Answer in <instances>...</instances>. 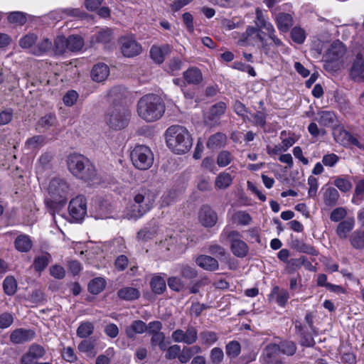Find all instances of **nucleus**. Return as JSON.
<instances>
[{
	"label": "nucleus",
	"instance_id": "4c0bfd02",
	"mask_svg": "<svg viewBox=\"0 0 364 364\" xmlns=\"http://www.w3.org/2000/svg\"><path fill=\"white\" fill-rule=\"evenodd\" d=\"M106 282L103 278L97 277L91 280L88 284V289L90 293L97 294L105 287Z\"/></svg>",
	"mask_w": 364,
	"mask_h": 364
},
{
	"label": "nucleus",
	"instance_id": "9d476101",
	"mask_svg": "<svg viewBox=\"0 0 364 364\" xmlns=\"http://www.w3.org/2000/svg\"><path fill=\"white\" fill-rule=\"evenodd\" d=\"M256 19L255 21V25L257 27L263 28L265 30L266 33L267 34L269 39H271L273 43L279 47L282 46V41L277 38L275 35V29L273 25L269 22L266 17L264 16L262 11L257 8L255 10Z\"/></svg>",
	"mask_w": 364,
	"mask_h": 364
},
{
	"label": "nucleus",
	"instance_id": "bb28decb",
	"mask_svg": "<svg viewBox=\"0 0 364 364\" xmlns=\"http://www.w3.org/2000/svg\"><path fill=\"white\" fill-rule=\"evenodd\" d=\"M227 137L226 135L218 132L215 134L211 135L207 142L208 148L210 149H219L226 144Z\"/></svg>",
	"mask_w": 364,
	"mask_h": 364
},
{
	"label": "nucleus",
	"instance_id": "4d7b16f0",
	"mask_svg": "<svg viewBox=\"0 0 364 364\" xmlns=\"http://www.w3.org/2000/svg\"><path fill=\"white\" fill-rule=\"evenodd\" d=\"M151 343L153 346H159L161 350H166V344L165 343V336L163 332L154 334L151 336Z\"/></svg>",
	"mask_w": 364,
	"mask_h": 364
},
{
	"label": "nucleus",
	"instance_id": "13d9d810",
	"mask_svg": "<svg viewBox=\"0 0 364 364\" xmlns=\"http://www.w3.org/2000/svg\"><path fill=\"white\" fill-rule=\"evenodd\" d=\"M291 38L298 44L303 43L306 38L304 30L299 27H294L291 31Z\"/></svg>",
	"mask_w": 364,
	"mask_h": 364
},
{
	"label": "nucleus",
	"instance_id": "de8ad7c7",
	"mask_svg": "<svg viewBox=\"0 0 364 364\" xmlns=\"http://www.w3.org/2000/svg\"><path fill=\"white\" fill-rule=\"evenodd\" d=\"M56 123V117L53 114H47L42 117L38 122V127L48 129Z\"/></svg>",
	"mask_w": 364,
	"mask_h": 364
},
{
	"label": "nucleus",
	"instance_id": "f8f14e48",
	"mask_svg": "<svg viewBox=\"0 0 364 364\" xmlns=\"http://www.w3.org/2000/svg\"><path fill=\"white\" fill-rule=\"evenodd\" d=\"M226 108V104L223 102H219L213 105L204 115V123L210 127L218 125L219 119L224 114Z\"/></svg>",
	"mask_w": 364,
	"mask_h": 364
},
{
	"label": "nucleus",
	"instance_id": "69168bd1",
	"mask_svg": "<svg viewBox=\"0 0 364 364\" xmlns=\"http://www.w3.org/2000/svg\"><path fill=\"white\" fill-rule=\"evenodd\" d=\"M210 358L213 364H220L224 358L223 350L218 347L213 348L210 350Z\"/></svg>",
	"mask_w": 364,
	"mask_h": 364
},
{
	"label": "nucleus",
	"instance_id": "6e6552de",
	"mask_svg": "<svg viewBox=\"0 0 364 364\" xmlns=\"http://www.w3.org/2000/svg\"><path fill=\"white\" fill-rule=\"evenodd\" d=\"M129 115V112L125 108H114L107 112L106 122L110 128L120 130L128 125Z\"/></svg>",
	"mask_w": 364,
	"mask_h": 364
},
{
	"label": "nucleus",
	"instance_id": "774afa93",
	"mask_svg": "<svg viewBox=\"0 0 364 364\" xmlns=\"http://www.w3.org/2000/svg\"><path fill=\"white\" fill-rule=\"evenodd\" d=\"M168 285L171 289L176 291H180L184 287L183 281L177 277H169L168 279Z\"/></svg>",
	"mask_w": 364,
	"mask_h": 364
},
{
	"label": "nucleus",
	"instance_id": "e433bc0d",
	"mask_svg": "<svg viewBox=\"0 0 364 364\" xmlns=\"http://www.w3.org/2000/svg\"><path fill=\"white\" fill-rule=\"evenodd\" d=\"M53 48V43L48 38H45L38 43L37 46L32 48L31 52L36 55H41L48 51H50Z\"/></svg>",
	"mask_w": 364,
	"mask_h": 364
},
{
	"label": "nucleus",
	"instance_id": "393cba45",
	"mask_svg": "<svg viewBox=\"0 0 364 364\" xmlns=\"http://www.w3.org/2000/svg\"><path fill=\"white\" fill-rule=\"evenodd\" d=\"M196 263L204 269L213 271L218 269V261L210 256L200 255L196 259Z\"/></svg>",
	"mask_w": 364,
	"mask_h": 364
},
{
	"label": "nucleus",
	"instance_id": "052dcab7",
	"mask_svg": "<svg viewBox=\"0 0 364 364\" xmlns=\"http://www.w3.org/2000/svg\"><path fill=\"white\" fill-rule=\"evenodd\" d=\"M8 20L10 23L18 25H23L26 22L25 14L20 11L11 12L8 16Z\"/></svg>",
	"mask_w": 364,
	"mask_h": 364
},
{
	"label": "nucleus",
	"instance_id": "338daca9",
	"mask_svg": "<svg viewBox=\"0 0 364 364\" xmlns=\"http://www.w3.org/2000/svg\"><path fill=\"white\" fill-rule=\"evenodd\" d=\"M198 338V333L196 328L190 326L185 332L184 343L191 345L195 343Z\"/></svg>",
	"mask_w": 364,
	"mask_h": 364
},
{
	"label": "nucleus",
	"instance_id": "09e8293b",
	"mask_svg": "<svg viewBox=\"0 0 364 364\" xmlns=\"http://www.w3.org/2000/svg\"><path fill=\"white\" fill-rule=\"evenodd\" d=\"M200 348L198 346H193L189 348H184L181 353L178 355V360L182 363H186L195 353L199 352Z\"/></svg>",
	"mask_w": 364,
	"mask_h": 364
},
{
	"label": "nucleus",
	"instance_id": "2f4dec72",
	"mask_svg": "<svg viewBox=\"0 0 364 364\" xmlns=\"http://www.w3.org/2000/svg\"><path fill=\"white\" fill-rule=\"evenodd\" d=\"M112 30L108 28H100L92 37V42L107 43L112 38Z\"/></svg>",
	"mask_w": 364,
	"mask_h": 364
},
{
	"label": "nucleus",
	"instance_id": "8fccbe9b",
	"mask_svg": "<svg viewBox=\"0 0 364 364\" xmlns=\"http://www.w3.org/2000/svg\"><path fill=\"white\" fill-rule=\"evenodd\" d=\"M94 326L90 322L82 323L77 330V334L80 338H87L93 332Z\"/></svg>",
	"mask_w": 364,
	"mask_h": 364
},
{
	"label": "nucleus",
	"instance_id": "49530a36",
	"mask_svg": "<svg viewBox=\"0 0 364 364\" xmlns=\"http://www.w3.org/2000/svg\"><path fill=\"white\" fill-rule=\"evenodd\" d=\"M200 339L202 344L212 346L218 341V336L213 331H204L200 333Z\"/></svg>",
	"mask_w": 364,
	"mask_h": 364
},
{
	"label": "nucleus",
	"instance_id": "20e7f679",
	"mask_svg": "<svg viewBox=\"0 0 364 364\" xmlns=\"http://www.w3.org/2000/svg\"><path fill=\"white\" fill-rule=\"evenodd\" d=\"M156 198V193L149 188L141 187L134 191L129 208V218L137 219L142 217L154 207Z\"/></svg>",
	"mask_w": 364,
	"mask_h": 364
},
{
	"label": "nucleus",
	"instance_id": "423d86ee",
	"mask_svg": "<svg viewBox=\"0 0 364 364\" xmlns=\"http://www.w3.org/2000/svg\"><path fill=\"white\" fill-rule=\"evenodd\" d=\"M240 233L226 227L222 231L220 238L222 242L229 240L232 254L237 257H245L249 251L247 245L241 239Z\"/></svg>",
	"mask_w": 364,
	"mask_h": 364
},
{
	"label": "nucleus",
	"instance_id": "58836bf2",
	"mask_svg": "<svg viewBox=\"0 0 364 364\" xmlns=\"http://www.w3.org/2000/svg\"><path fill=\"white\" fill-rule=\"evenodd\" d=\"M84 46L83 39L79 36H70L68 38V50L70 51H78Z\"/></svg>",
	"mask_w": 364,
	"mask_h": 364
},
{
	"label": "nucleus",
	"instance_id": "cd10ccee",
	"mask_svg": "<svg viewBox=\"0 0 364 364\" xmlns=\"http://www.w3.org/2000/svg\"><path fill=\"white\" fill-rule=\"evenodd\" d=\"M323 200L326 205L333 206L337 203L339 198L338 191L333 187L323 188Z\"/></svg>",
	"mask_w": 364,
	"mask_h": 364
},
{
	"label": "nucleus",
	"instance_id": "ddd939ff",
	"mask_svg": "<svg viewBox=\"0 0 364 364\" xmlns=\"http://www.w3.org/2000/svg\"><path fill=\"white\" fill-rule=\"evenodd\" d=\"M45 354L46 350L43 346L33 343L29 346L28 351L21 357V364H34Z\"/></svg>",
	"mask_w": 364,
	"mask_h": 364
},
{
	"label": "nucleus",
	"instance_id": "37998d69",
	"mask_svg": "<svg viewBox=\"0 0 364 364\" xmlns=\"http://www.w3.org/2000/svg\"><path fill=\"white\" fill-rule=\"evenodd\" d=\"M226 354L228 357L235 358L239 355L241 351V346L239 342L232 341L225 346Z\"/></svg>",
	"mask_w": 364,
	"mask_h": 364
},
{
	"label": "nucleus",
	"instance_id": "5fc2aeb1",
	"mask_svg": "<svg viewBox=\"0 0 364 364\" xmlns=\"http://www.w3.org/2000/svg\"><path fill=\"white\" fill-rule=\"evenodd\" d=\"M280 352V348L277 344H269L264 350V355L267 358V362H270L272 358H274Z\"/></svg>",
	"mask_w": 364,
	"mask_h": 364
},
{
	"label": "nucleus",
	"instance_id": "6e6d98bb",
	"mask_svg": "<svg viewBox=\"0 0 364 364\" xmlns=\"http://www.w3.org/2000/svg\"><path fill=\"white\" fill-rule=\"evenodd\" d=\"M350 133L344 129H339L334 133V138L337 142L343 146H349L350 140H348V138H350Z\"/></svg>",
	"mask_w": 364,
	"mask_h": 364
},
{
	"label": "nucleus",
	"instance_id": "9b49d317",
	"mask_svg": "<svg viewBox=\"0 0 364 364\" xmlns=\"http://www.w3.org/2000/svg\"><path fill=\"white\" fill-rule=\"evenodd\" d=\"M70 216L75 220H82L87 213V202L83 196L73 198L68 206Z\"/></svg>",
	"mask_w": 364,
	"mask_h": 364
},
{
	"label": "nucleus",
	"instance_id": "f03ea898",
	"mask_svg": "<svg viewBox=\"0 0 364 364\" xmlns=\"http://www.w3.org/2000/svg\"><path fill=\"white\" fill-rule=\"evenodd\" d=\"M165 112V105L161 97L149 94L143 96L137 103V114L144 120L151 122L159 119Z\"/></svg>",
	"mask_w": 364,
	"mask_h": 364
},
{
	"label": "nucleus",
	"instance_id": "2eb2a0df",
	"mask_svg": "<svg viewBox=\"0 0 364 364\" xmlns=\"http://www.w3.org/2000/svg\"><path fill=\"white\" fill-rule=\"evenodd\" d=\"M345 53L346 48L342 42L339 41L333 42L326 53V58L329 62L325 64V67L328 68L330 63L339 60Z\"/></svg>",
	"mask_w": 364,
	"mask_h": 364
},
{
	"label": "nucleus",
	"instance_id": "412c9836",
	"mask_svg": "<svg viewBox=\"0 0 364 364\" xmlns=\"http://www.w3.org/2000/svg\"><path fill=\"white\" fill-rule=\"evenodd\" d=\"M183 78L188 84L198 85L203 81V74L200 69L191 67L183 72Z\"/></svg>",
	"mask_w": 364,
	"mask_h": 364
},
{
	"label": "nucleus",
	"instance_id": "c9c22d12",
	"mask_svg": "<svg viewBox=\"0 0 364 364\" xmlns=\"http://www.w3.org/2000/svg\"><path fill=\"white\" fill-rule=\"evenodd\" d=\"M271 295L275 296L276 301L280 306H284L289 298V292L285 289H280L279 287L272 289Z\"/></svg>",
	"mask_w": 364,
	"mask_h": 364
},
{
	"label": "nucleus",
	"instance_id": "bf43d9fd",
	"mask_svg": "<svg viewBox=\"0 0 364 364\" xmlns=\"http://www.w3.org/2000/svg\"><path fill=\"white\" fill-rule=\"evenodd\" d=\"M183 63L178 58H173L168 63L167 71L171 75H176L182 68Z\"/></svg>",
	"mask_w": 364,
	"mask_h": 364
},
{
	"label": "nucleus",
	"instance_id": "1a4fd4ad",
	"mask_svg": "<svg viewBox=\"0 0 364 364\" xmlns=\"http://www.w3.org/2000/svg\"><path fill=\"white\" fill-rule=\"evenodd\" d=\"M121 50L124 56L133 58L142 51L141 46L136 41L133 35H126L119 38Z\"/></svg>",
	"mask_w": 364,
	"mask_h": 364
},
{
	"label": "nucleus",
	"instance_id": "ea45409f",
	"mask_svg": "<svg viewBox=\"0 0 364 364\" xmlns=\"http://www.w3.org/2000/svg\"><path fill=\"white\" fill-rule=\"evenodd\" d=\"M54 53L57 55H61L68 50V38L63 36H58L54 41Z\"/></svg>",
	"mask_w": 364,
	"mask_h": 364
},
{
	"label": "nucleus",
	"instance_id": "7c9ffc66",
	"mask_svg": "<svg viewBox=\"0 0 364 364\" xmlns=\"http://www.w3.org/2000/svg\"><path fill=\"white\" fill-rule=\"evenodd\" d=\"M117 295L122 299L131 301L137 299L140 296V291L134 287H124L118 291Z\"/></svg>",
	"mask_w": 364,
	"mask_h": 364
},
{
	"label": "nucleus",
	"instance_id": "f3484780",
	"mask_svg": "<svg viewBox=\"0 0 364 364\" xmlns=\"http://www.w3.org/2000/svg\"><path fill=\"white\" fill-rule=\"evenodd\" d=\"M171 51V48L168 44H164L161 46H153L150 50V56L155 63L161 64L164 61L166 56H167Z\"/></svg>",
	"mask_w": 364,
	"mask_h": 364
},
{
	"label": "nucleus",
	"instance_id": "680f3d73",
	"mask_svg": "<svg viewBox=\"0 0 364 364\" xmlns=\"http://www.w3.org/2000/svg\"><path fill=\"white\" fill-rule=\"evenodd\" d=\"M62 14V18L65 17H75V18H82L85 16V14L82 12L79 9L74 8H66L60 10Z\"/></svg>",
	"mask_w": 364,
	"mask_h": 364
},
{
	"label": "nucleus",
	"instance_id": "c756f323",
	"mask_svg": "<svg viewBox=\"0 0 364 364\" xmlns=\"http://www.w3.org/2000/svg\"><path fill=\"white\" fill-rule=\"evenodd\" d=\"M45 144V137L41 135L34 136L28 139L25 142V149L34 151L39 149Z\"/></svg>",
	"mask_w": 364,
	"mask_h": 364
},
{
	"label": "nucleus",
	"instance_id": "c85d7f7f",
	"mask_svg": "<svg viewBox=\"0 0 364 364\" xmlns=\"http://www.w3.org/2000/svg\"><path fill=\"white\" fill-rule=\"evenodd\" d=\"M15 247L16 250L21 252H27L32 247V241L29 236L21 235L15 240Z\"/></svg>",
	"mask_w": 364,
	"mask_h": 364
},
{
	"label": "nucleus",
	"instance_id": "f704fd0d",
	"mask_svg": "<svg viewBox=\"0 0 364 364\" xmlns=\"http://www.w3.org/2000/svg\"><path fill=\"white\" fill-rule=\"evenodd\" d=\"M169 243L178 246L180 248L185 247L188 244V234L186 231L175 233L169 237Z\"/></svg>",
	"mask_w": 364,
	"mask_h": 364
},
{
	"label": "nucleus",
	"instance_id": "4468645a",
	"mask_svg": "<svg viewBox=\"0 0 364 364\" xmlns=\"http://www.w3.org/2000/svg\"><path fill=\"white\" fill-rule=\"evenodd\" d=\"M198 220L203 226L212 228L218 221V215L210 207L204 205L199 210Z\"/></svg>",
	"mask_w": 364,
	"mask_h": 364
},
{
	"label": "nucleus",
	"instance_id": "a211bd4d",
	"mask_svg": "<svg viewBox=\"0 0 364 364\" xmlns=\"http://www.w3.org/2000/svg\"><path fill=\"white\" fill-rule=\"evenodd\" d=\"M350 75L354 80H364V59L361 55H356L350 68Z\"/></svg>",
	"mask_w": 364,
	"mask_h": 364
},
{
	"label": "nucleus",
	"instance_id": "6ab92c4d",
	"mask_svg": "<svg viewBox=\"0 0 364 364\" xmlns=\"http://www.w3.org/2000/svg\"><path fill=\"white\" fill-rule=\"evenodd\" d=\"M147 326L141 320L134 321L126 328L125 333L128 338L134 339L137 334H141L146 331Z\"/></svg>",
	"mask_w": 364,
	"mask_h": 364
},
{
	"label": "nucleus",
	"instance_id": "aec40b11",
	"mask_svg": "<svg viewBox=\"0 0 364 364\" xmlns=\"http://www.w3.org/2000/svg\"><path fill=\"white\" fill-rule=\"evenodd\" d=\"M109 75V68L105 63L96 64L91 72L92 78L94 81L100 82L105 80Z\"/></svg>",
	"mask_w": 364,
	"mask_h": 364
},
{
	"label": "nucleus",
	"instance_id": "a878e982",
	"mask_svg": "<svg viewBox=\"0 0 364 364\" xmlns=\"http://www.w3.org/2000/svg\"><path fill=\"white\" fill-rule=\"evenodd\" d=\"M259 30V28H257V27L248 26L242 38L238 41V45L244 46L248 45L250 41H257Z\"/></svg>",
	"mask_w": 364,
	"mask_h": 364
},
{
	"label": "nucleus",
	"instance_id": "3c124183",
	"mask_svg": "<svg viewBox=\"0 0 364 364\" xmlns=\"http://www.w3.org/2000/svg\"><path fill=\"white\" fill-rule=\"evenodd\" d=\"M36 39L37 36L35 34H27L19 40V45L23 48H31V50H32V48L34 47L33 46L36 43Z\"/></svg>",
	"mask_w": 364,
	"mask_h": 364
},
{
	"label": "nucleus",
	"instance_id": "dca6fc26",
	"mask_svg": "<svg viewBox=\"0 0 364 364\" xmlns=\"http://www.w3.org/2000/svg\"><path fill=\"white\" fill-rule=\"evenodd\" d=\"M35 332L31 329L18 328L12 331L10 341L15 344H21L33 340Z\"/></svg>",
	"mask_w": 364,
	"mask_h": 364
},
{
	"label": "nucleus",
	"instance_id": "a18cd8bd",
	"mask_svg": "<svg viewBox=\"0 0 364 364\" xmlns=\"http://www.w3.org/2000/svg\"><path fill=\"white\" fill-rule=\"evenodd\" d=\"M232 155L228 151H221L217 156V164L220 167L228 166L232 161Z\"/></svg>",
	"mask_w": 364,
	"mask_h": 364
},
{
	"label": "nucleus",
	"instance_id": "c03bdc74",
	"mask_svg": "<svg viewBox=\"0 0 364 364\" xmlns=\"http://www.w3.org/2000/svg\"><path fill=\"white\" fill-rule=\"evenodd\" d=\"M4 292L7 295H13L17 289V282L13 277H7L3 283Z\"/></svg>",
	"mask_w": 364,
	"mask_h": 364
},
{
	"label": "nucleus",
	"instance_id": "b1692460",
	"mask_svg": "<svg viewBox=\"0 0 364 364\" xmlns=\"http://www.w3.org/2000/svg\"><path fill=\"white\" fill-rule=\"evenodd\" d=\"M233 177L230 173L223 171L215 179V187L217 189L224 190L229 188L232 183Z\"/></svg>",
	"mask_w": 364,
	"mask_h": 364
},
{
	"label": "nucleus",
	"instance_id": "e2e57ef3",
	"mask_svg": "<svg viewBox=\"0 0 364 364\" xmlns=\"http://www.w3.org/2000/svg\"><path fill=\"white\" fill-rule=\"evenodd\" d=\"M280 348V352L287 355H292L295 353L296 348L291 341H284L278 345Z\"/></svg>",
	"mask_w": 364,
	"mask_h": 364
},
{
	"label": "nucleus",
	"instance_id": "72a5a7b5",
	"mask_svg": "<svg viewBox=\"0 0 364 364\" xmlns=\"http://www.w3.org/2000/svg\"><path fill=\"white\" fill-rule=\"evenodd\" d=\"M354 221L352 219H347L342 221L338 225L336 232L340 238H346L348 234L353 230Z\"/></svg>",
	"mask_w": 364,
	"mask_h": 364
},
{
	"label": "nucleus",
	"instance_id": "4be33fe9",
	"mask_svg": "<svg viewBox=\"0 0 364 364\" xmlns=\"http://www.w3.org/2000/svg\"><path fill=\"white\" fill-rule=\"evenodd\" d=\"M277 26L281 32H287L293 25V18L291 14L279 13L276 17Z\"/></svg>",
	"mask_w": 364,
	"mask_h": 364
},
{
	"label": "nucleus",
	"instance_id": "5701e85b",
	"mask_svg": "<svg viewBox=\"0 0 364 364\" xmlns=\"http://www.w3.org/2000/svg\"><path fill=\"white\" fill-rule=\"evenodd\" d=\"M321 126L331 127L336 122V115L331 111L318 112L314 119Z\"/></svg>",
	"mask_w": 364,
	"mask_h": 364
},
{
	"label": "nucleus",
	"instance_id": "0eeeda50",
	"mask_svg": "<svg viewBox=\"0 0 364 364\" xmlns=\"http://www.w3.org/2000/svg\"><path fill=\"white\" fill-rule=\"evenodd\" d=\"M133 165L138 169L146 170L149 168L154 161L151 149L144 145H136L130 154Z\"/></svg>",
	"mask_w": 364,
	"mask_h": 364
},
{
	"label": "nucleus",
	"instance_id": "473e14b6",
	"mask_svg": "<svg viewBox=\"0 0 364 364\" xmlns=\"http://www.w3.org/2000/svg\"><path fill=\"white\" fill-rule=\"evenodd\" d=\"M150 286L154 293L161 294L166 289V282L164 277L155 275L151 280Z\"/></svg>",
	"mask_w": 364,
	"mask_h": 364
},
{
	"label": "nucleus",
	"instance_id": "864d4df0",
	"mask_svg": "<svg viewBox=\"0 0 364 364\" xmlns=\"http://www.w3.org/2000/svg\"><path fill=\"white\" fill-rule=\"evenodd\" d=\"M307 184L309 186L308 196L309 198H315L318 188V179L313 176L308 178Z\"/></svg>",
	"mask_w": 364,
	"mask_h": 364
},
{
	"label": "nucleus",
	"instance_id": "0e129e2a",
	"mask_svg": "<svg viewBox=\"0 0 364 364\" xmlns=\"http://www.w3.org/2000/svg\"><path fill=\"white\" fill-rule=\"evenodd\" d=\"M351 245L357 249L364 247V232H355L350 238Z\"/></svg>",
	"mask_w": 364,
	"mask_h": 364
},
{
	"label": "nucleus",
	"instance_id": "a19ab883",
	"mask_svg": "<svg viewBox=\"0 0 364 364\" xmlns=\"http://www.w3.org/2000/svg\"><path fill=\"white\" fill-rule=\"evenodd\" d=\"M50 259V255L48 253L43 254L37 257L34 262L33 266L36 271H43L49 264Z\"/></svg>",
	"mask_w": 364,
	"mask_h": 364
},
{
	"label": "nucleus",
	"instance_id": "603ef678",
	"mask_svg": "<svg viewBox=\"0 0 364 364\" xmlns=\"http://www.w3.org/2000/svg\"><path fill=\"white\" fill-rule=\"evenodd\" d=\"M235 112L238 115L240 116L243 120L245 121H250V117H248V109L245 107L244 104H242L240 101H236L233 106Z\"/></svg>",
	"mask_w": 364,
	"mask_h": 364
},
{
	"label": "nucleus",
	"instance_id": "f257e3e1",
	"mask_svg": "<svg viewBox=\"0 0 364 364\" xmlns=\"http://www.w3.org/2000/svg\"><path fill=\"white\" fill-rule=\"evenodd\" d=\"M48 193L49 198L46 199V205L56 212L65 205L72 193V188L65 179L56 177L50 181Z\"/></svg>",
	"mask_w": 364,
	"mask_h": 364
},
{
	"label": "nucleus",
	"instance_id": "79ce46f5",
	"mask_svg": "<svg viewBox=\"0 0 364 364\" xmlns=\"http://www.w3.org/2000/svg\"><path fill=\"white\" fill-rule=\"evenodd\" d=\"M232 221L241 225H247L250 223L252 220L251 216L249 213L245 211H237L232 215Z\"/></svg>",
	"mask_w": 364,
	"mask_h": 364
},
{
	"label": "nucleus",
	"instance_id": "39448f33",
	"mask_svg": "<svg viewBox=\"0 0 364 364\" xmlns=\"http://www.w3.org/2000/svg\"><path fill=\"white\" fill-rule=\"evenodd\" d=\"M67 165L68 170L74 176L85 181H92L97 176L95 166L87 158L81 154L69 155Z\"/></svg>",
	"mask_w": 364,
	"mask_h": 364
},
{
	"label": "nucleus",
	"instance_id": "7ed1b4c3",
	"mask_svg": "<svg viewBox=\"0 0 364 364\" xmlns=\"http://www.w3.org/2000/svg\"><path fill=\"white\" fill-rule=\"evenodd\" d=\"M166 140L168 147L178 154L188 152L193 145V139L187 129L179 125L167 129Z\"/></svg>",
	"mask_w": 364,
	"mask_h": 364
}]
</instances>
